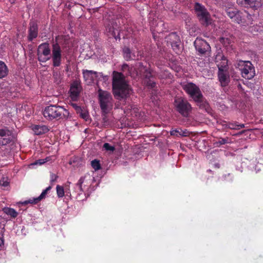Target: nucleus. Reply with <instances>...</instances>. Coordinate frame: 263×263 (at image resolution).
<instances>
[{"instance_id":"4468645a","label":"nucleus","mask_w":263,"mask_h":263,"mask_svg":"<svg viewBox=\"0 0 263 263\" xmlns=\"http://www.w3.org/2000/svg\"><path fill=\"white\" fill-rule=\"evenodd\" d=\"M237 4L243 7L257 9L261 6V0H236Z\"/></svg>"},{"instance_id":"f03ea898","label":"nucleus","mask_w":263,"mask_h":263,"mask_svg":"<svg viewBox=\"0 0 263 263\" xmlns=\"http://www.w3.org/2000/svg\"><path fill=\"white\" fill-rule=\"evenodd\" d=\"M112 86L114 97L119 100L128 98L133 92L132 88L125 81V76L122 72L113 71Z\"/></svg>"},{"instance_id":"c03bdc74","label":"nucleus","mask_w":263,"mask_h":263,"mask_svg":"<svg viewBox=\"0 0 263 263\" xmlns=\"http://www.w3.org/2000/svg\"><path fill=\"white\" fill-rule=\"evenodd\" d=\"M58 178V175H57L53 173H51L50 174V178H51L50 183L51 184V185H53V183L57 181Z\"/></svg>"},{"instance_id":"aec40b11","label":"nucleus","mask_w":263,"mask_h":263,"mask_svg":"<svg viewBox=\"0 0 263 263\" xmlns=\"http://www.w3.org/2000/svg\"><path fill=\"white\" fill-rule=\"evenodd\" d=\"M81 88L77 82H74L70 87V97L72 100L76 101L79 96Z\"/></svg>"},{"instance_id":"a211bd4d","label":"nucleus","mask_w":263,"mask_h":263,"mask_svg":"<svg viewBox=\"0 0 263 263\" xmlns=\"http://www.w3.org/2000/svg\"><path fill=\"white\" fill-rule=\"evenodd\" d=\"M215 60L216 62L218 60L221 61L219 64H217L218 71H220V70H228V61L224 55L219 52L216 56Z\"/></svg>"},{"instance_id":"72a5a7b5","label":"nucleus","mask_w":263,"mask_h":263,"mask_svg":"<svg viewBox=\"0 0 263 263\" xmlns=\"http://www.w3.org/2000/svg\"><path fill=\"white\" fill-rule=\"evenodd\" d=\"M51 189V186H49L48 187H47L45 190H44L41 194L37 197V199L36 200H41L43 199H44L46 197V196L48 193V192Z\"/></svg>"},{"instance_id":"bb28decb","label":"nucleus","mask_w":263,"mask_h":263,"mask_svg":"<svg viewBox=\"0 0 263 263\" xmlns=\"http://www.w3.org/2000/svg\"><path fill=\"white\" fill-rule=\"evenodd\" d=\"M3 212L11 217L15 218L18 215V213L13 209L10 208H4L3 210Z\"/></svg>"},{"instance_id":"a19ab883","label":"nucleus","mask_w":263,"mask_h":263,"mask_svg":"<svg viewBox=\"0 0 263 263\" xmlns=\"http://www.w3.org/2000/svg\"><path fill=\"white\" fill-rule=\"evenodd\" d=\"M36 199H37V198H34L33 199H29L28 200L25 201L24 202H22V204L24 205H26L28 203L36 204L40 201V200H36Z\"/></svg>"},{"instance_id":"0eeeda50","label":"nucleus","mask_w":263,"mask_h":263,"mask_svg":"<svg viewBox=\"0 0 263 263\" xmlns=\"http://www.w3.org/2000/svg\"><path fill=\"white\" fill-rule=\"evenodd\" d=\"M238 65L244 78L250 80L255 76V69L251 62L240 61Z\"/></svg>"},{"instance_id":"2eb2a0df","label":"nucleus","mask_w":263,"mask_h":263,"mask_svg":"<svg viewBox=\"0 0 263 263\" xmlns=\"http://www.w3.org/2000/svg\"><path fill=\"white\" fill-rule=\"evenodd\" d=\"M194 8L199 18L202 20L204 22L208 23L209 13L205 8L200 4L196 3Z\"/></svg>"},{"instance_id":"8fccbe9b","label":"nucleus","mask_w":263,"mask_h":263,"mask_svg":"<svg viewBox=\"0 0 263 263\" xmlns=\"http://www.w3.org/2000/svg\"><path fill=\"white\" fill-rule=\"evenodd\" d=\"M4 244V240L2 237H0V246Z\"/></svg>"},{"instance_id":"20e7f679","label":"nucleus","mask_w":263,"mask_h":263,"mask_svg":"<svg viewBox=\"0 0 263 263\" xmlns=\"http://www.w3.org/2000/svg\"><path fill=\"white\" fill-rule=\"evenodd\" d=\"M174 106L175 110L183 117L187 118L192 111V107L188 100L183 97H176Z\"/></svg>"},{"instance_id":"3c124183","label":"nucleus","mask_w":263,"mask_h":263,"mask_svg":"<svg viewBox=\"0 0 263 263\" xmlns=\"http://www.w3.org/2000/svg\"><path fill=\"white\" fill-rule=\"evenodd\" d=\"M58 37H59L58 36L55 37V42H57L58 43ZM53 42H54V41H53Z\"/></svg>"},{"instance_id":"f257e3e1","label":"nucleus","mask_w":263,"mask_h":263,"mask_svg":"<svg viewBox=\"0 0 263 263\" xmlns=\"http://www.w3.org/2000/svg\"><path fill=\"white\" fill-rule=\"evenodd\" d=\"M52 53L49 44L45 42L40 44L37 49V59L39 62L45 63L52 59V66L57 67L61 66L62 60V51L59 44L57 42L52 43Z\"/></svg>"},{"instance_id":"6ab92c4d","label":"nucleus","mask_w":263,"mask_h":263,"mask_svg":"<svg viewBox=\"0 0 263 263\" xmlns=\"http://www.w3.org/2000/svg\"><path fill=\"white\" fill-rule=\"evenodd\" d=\"M110 110L101 111L102 123L104 127H108L111 124L112 117L110 114Z\"/></svg>"},{"instance_id":"7ed1b4c3","label":"nucleus","mask_w":263,"mask_h":263,"mask_svg":"<svg viewBox=\"0 0 263 263\" xmlns=\"http://www.w3.org/2000/svg\"><path fill=\"white\" fill-rule=\"evenodd\" d=\"M43 114L48 120L67 119L69 117L68 110L59 105H50L46 106L43 110Z\"/></svg>"},{"instance_id":"6e6552de","label":"nucleus","mask_w":263,"mask_h":263,"mask_svg":"<svg viewBox=\"0 0 263 263\" xmlns=\"http://www.w3.org/2000/svg\"><path fill=\"white\" fill-rule=\"evenodd\" d=\"M181 86L183 90L193 100H194L196 97H199L202 94L199 87L193 82L182 84Z\"/></svg>"},{"instance_id":"39448f33","label":"nucleus","mask_w":263,"mask_h":263,"mask_svg":"<svg viewBox=\"0 0 263 263\" xmlns=\"http://www.w3.org/2000/svg\"><path fill=\"white\" fill-rule=\"evenodd\" d=\"M98 93L101 111H111L114 106V100L111 93L101 88L98 89Z\"/></svg>"},{"instance_id":"412c9836","label":"nucleus","mask_w":263,"mask_h":263,"mask_svg":"<svg viewBox=\"0 0 263 263\" xmlns=\"http://www.w3.org/2000/svg\"><path fill=\"white\" fill-rule=\"evenodd\" d=\"M83 78L86 81L92 83L95 80V77H98V72L93 70H83Z\"/></svg>"},{"instance_id":"58836bf2","label":"nucleus","mask_w":263,"mask_h":263,"mask_svg":"<svg viewBox=\"0 0 263 263\" xmlns=\"http://www.w3.org/2000/svg\"><path fill=\"white\" fill-rule=\"evenodd\" d=\"M237 122L235 123H230L229 122L227 124H226V127L232 129H239V128H237Z\"/></svg>"},{"instance_id":"f3484780","label":"nucleus","mask_w":263,"mask_h":263,"mask_svg":"<svg viewBox=\"0 0 263 263\" xmlns=\"http://www.w3.org/2000/svg\"><path fill=\"white\" fill-rule=\"evenodd\" d=\"M218 76L222 87L227 86L230 83V79L228 70L218 71Z\"/></svg>"},{"instance_id":"603ef678","label":"nucleus","mask_w":263,"mask_h":263,"mask_svg":"<svg viewBox=\"0 0 263 263\" xmlns=\"http://www.w3.org/2000/svg\"><path fill=\"white\" fill-rule=\"evenodd\" d=\"M215 166H217V167H219V164H216Z\"/></svg>"},{"instance_id":"423d86ee","label":"nucleus","mask_w":263,"mask_h":263,"mask_svg":"<svg viewBox=\"0 0 263 263\" xmlns=\"http://www.w3.org/2000/svg\"><path fill=\"white\" fill-rule=\"evenodd\" d=\"M225 12L231 19H234V22L238 24L245 23L248 24L245 21V17L250 20L249 22L251 21V15L246 11L243 12L236 8L229 7L225 9Z\"/></svg>"},{"instance_id":"a18cd8bd","label":"nucleus","mask_w":263,"mask_h":263,"mask_svg":"<svg viewBox=\"0 0 263 263\" xmlns=\"http://www.w3.org/2000/svg\"><path fill=\"white\" fill-rule=\"evenodd\" d=\"M47 161V158H46L45 159H39L35 162L34 164H39L40 165H41V164L45 163Z\"/></svg>"},{"instance_id":"5701e85b","label":"nucleus","mask_w":263,"mask_h":263,"mask_svg":"<svg viewBox=\"0 0 263 263\" xmlns=\"http://www.w3.org/2000/svg\"><path fill=\"white\" fill-rule=\"evenodd\" d=\"M170 134L172 136H175L177 137H186L189 135V132L185 129L183 130L181 128L175 129L170 132Z\"/></svg>"},{"instance_id":"864d4df0","label":"nucleus","mask_w":263,"mask_h":263,"mask_svg":"<svg viewBox=\"0 0 263 263\" xmlns=\"http://www.w3.org/2000/svg\"><path fill=\"white\" fill-rule=\"evenodd\" d=\"M245 132V130H243L241 132V134Z\"/></svg>"},{"instance_id":"c9c22d12","label":"nucleus","mask_w":263,"mask_h":263,"mask_svg":"<svg viewBox=\"0 0 263 263\" xmlns=\"http://www.w3.org/2000/svg\"><path fill=\"white\" fill-rule=\"evenodd\" d=\"M121 70L123 72H125V74L127 76L131 74V70L130 69L129 65L127 64H124L122 66Z\"/></svg>"},{"instance_id":"ea45409f","label":"nucleus","mask_w":263,"mask_h":263,"mask_svg":"<svg viewBox=\"0 0 263 263\" xmlns=\"http://www.w3.org/2000/svg\"><path fill=\"white\" fill-rule=\"evenodd\" d=\"M103 148L106 151H111V152H113L115 149V147L113 146H111L108 143H105L103 145Z\"/></svg>"},{"instance_id":"7c9ffc66","label":"nucleus","mask_w":263,"mask_h":263,"mask_svg":"<svg viewBox=\"0 0 263 263\" xmlns=\"http://www.w3.org/2000/svg\"><path fill=\"white\" fill-rule=\"evenodd\" d=\"M228 140L229 138L228 137L226 138H219L217 141L214 142V145L216 147H219L221 145L228 143Z\"/></svg>"},{"instance_id":"e433bc0d","label":"nucleus","mask_w":263,"mask_h":263,"mask_svg":"<svg viewBox=\"0 0 263 263\" xmlns=\"http://www.w3.org/2000/svg\"><path fill=\"white\" fill-rule=\"evenodd\" d=\"M219 41L226 47L228 46L231 44V40L229 38L221 37L219 39Z\"/></svg>"},{"instance_id":"9d476101","label":"nucleus","mask_w":263,"mask_h":263,"mask_svg":"<svg viewBox=\"0 0 263 263\" xmlns=\"http://www.w3.org/2000/svg\"><path fill=\"white\" fill-rule=\"evenodd\" d=\"M137 75L144 80L145 78L148 77H154L153 74V70L150 67H147L144 66L142 62H139L136 64V68H135Z\"/></svg>"},{"instance_id":"de8ad7c7","label":"nucleus","mask_w":263,"mask_h":263,"mask_svg":"<svg viewBox=\"0 0 263 263\" xmlns=\"http://www.w3.org/2000/svg\"><path fill=\"white\" fill-rule=\"evenodd\" d=\"M237 88H238V89L239 90H241V91L243 90L242 85L240 83H238L237 84Z\"/></svg>"},{"instance_id":"4be33fe9","label":"nucleus","mask_w":263,"mask_h":263,"mask_svg":"<svg viewBox=\"0 0 263 263\" xmlns=\"http://www.w3.org/2000/svg\"><path fill=\"white\" fill-rule=\"evenodd\" d=\"M32 129L36 135H41L47 133L49 129L46 125H34L32 126Z\"/></svg>"},{"instance_id":"79ce46f5","label":"nucleus","mask_w":263,"mask_h":263,"mask_svg":"<svg viewBox=\"0 0 263 263\" xmlns=\"http://www.w3.org/2000/svg\"><path fill=\"white\" fill-rule=\"evenodd\" d=\"M79 114L80 116L85 121H87L89 118V115L88 112L84 111L83 110H82L81 112H80Z\"/></svg>"},{"instance_id":"ddd939ff","label":"nucleus","mask_w":263,"mask_h":263,"mask_svg":"<svg viewBox=\"0 0 263 263\" xmlns=\"http://www.w3.org/2000/svg\"><path fill=\"white\" fill-rule=\"evenodd\" d=\"M165 39L167 43L171 45L174 50L176 51V52L179 51L180 39L176 32L170 33Z\"/></svg>"},{"instance_id":"1a4fd4ad","label":"nucleus","mask_w":263,"mask_h":263,"mask_svg":"<svg viewBox=\"0 0 263 263\" xmlns=\"http://www.w3.org/2000/svg\"><path fill=\"white\" fill-rule=\"evenodd\" d=\"M194 45L199 54L205 55L211 51L210 45L201 37H197L194 42Z\"/></svg>"},{"instance_id":"c85d7f7f","label":"nucleus","mask_w":263,"mask_h":263,"mask_svg":"<svg viewBox=\"0 0 263 263\" xmlns=\"http://www.w3.org/2000/svg\"><path fill=\"white\" fill-rule=\"evenodd\" d=\"M82 162L81 158L79 157L74 156L71 158L69 163L70 164H72L73 166H79L81 165V162Z\"/></svg>"},{"instance_id":"dca6fc26","label":"nucleus","mask_w":263,"mask_h":263,"mask_svg":"<svg viewBox=\"0 0 263 263\" xmlns=\"http://www.w3.org/2000/svg\"><path fill=\"white\" fill-rule=\"evenodd\" d=\"M38 35V26L37 23L34 21H31L29 23L28 30V40L32 41L35 39Z\"/></svg>"},{"instance_id":"2f4dec72","label":"nucleus","mask_w":263,"mask_h":263,"mask_svg":"<svg viewBox=\"0 0 263 263\" xmlns=\"http://www.w3.org/2000/svg\"><path fill=\"white\" fill-rule=\"evenodd\" d=\"M91 165L92 167L95 170L98 171L101 169V164L100 161L97 159H95L91 162Z\"/></svg>"},{"instance_id":"393cba45","label":"nucleus","mask_w":263,"mask_h":263,"mask_svg":"<svg viewBox=\"0 0 263 263\" xmlns=\"http://www.w3.org/2000/svg\"><path fill=\"white\" fill-rule=\"evenodd\" d=\"M155 77H148V78H145L144 81V84L146 86L150 89H154L156 87V83L154 80Z\"/></svg>"},{"instance_id":"473e14b6","label":"nucleus","mask_w":263,"mask_h":263,"mask_svg":"<svg viewBox=\"0 0 263 263\" xmlns=\"http://www.w3.org/2000/svg\"><path fill=\"white\" fill-rule=\"evenodd\" d=\"M85 178L84 177H81L79 180L78 183L76 184V186L77 187V192H83V190L82 189V184L84 182Z\"/></svg>"},{"instance_id":"c756f323","label":"nucleus","mask_w":263,"mask_h":263,"mask_svg":"<svg viewBox=\"0 0 263 263\" xmlns=\"http://www.w3.org/2000/svg\"><path fill=\"white\" fill-rule=\"evenodd\" d=\"M12 141L11 137H0V146L7 145Z\"/></svg>"},{"instance_id":"9b49d317","label":"nucleus","mask_w":263,"mask_h":263,"mask_svg":"<svg viewBox=\"0 0 263 263\" xmlns=\"http://www.w3.org/2000/svg\"><path fill=\"white\" fill-rule=\"evenodd\" d=\"M193 101L200 109L205 111L209 114H212V109L202 93Z\"/></svg>"},{"instance_id":"09e8293b","label":"nucleus","mask_w":263,"mask_h":263,"mask_svg":"<svg viewBox=\"0 0 263 263\" xmlns=\"http://www.w3.org/2000/svg\"><path fill=\"white\" fill-rule=\"evenodd\" d=\"M237 128H244L245 127V124H238L237 123Z\"/></svg>"},{"instance_id":"b1692460","label":"nucleus","mask_w":263,"mask_h":263,"mask_svg":"<svg viewBox=\"0 0 263 263\" xmlns=\"http://www.w3.org/2000/svg\"><path fill=\"white\" fill-rule=\"evenodd\" d=\"M8 73V69L6 64L0 61V79L6 77Z\"/></svg>"},{"instance_id":"37998d69","label":"nucleus","mask_w":263,"mask_h":263,"mask_svg":"<svg viewBox=\"0 0 263 263\" xmlns=\"http://www.w3.org/2000/svg\"><path fill=\"white\" fill-rule=\"evenodd\" d=\"M71 106L74 108L78 114H79L80 112H81L82 110H83L82 108L78 106L77 104L71 103Z\"/></svg>"},{"instance_id":"4c0bfd02","label":"nucleus","mask_w":263,"mask_h":263,"mask_svg":"<svg viewBox=\"0 0 263 263\" xmlns=\"http://www.w3.org/2000/svg\"><path fill=\"white\" fill-rule=\"evenodd\" d=\"M109 30H110V31H111V34L115 37V39L116 40H117V39L120 40V39L119 32L117 29L115 30L114 28H109Z\"/></svg>"},{"instance_id":"49530a36","label":"nucleus","mask_w":263,"mask_h":263,"mask_svg":"<svg viewBox=\"0 0 263 263\" xmlns=\"http://www.w3.org/2000/svg\"><path fill=\"white\" fill-rule=\"evenodd\" d=\"M0 184L3 186L6 187L9 185V182L7 181L1 180H0Z\"/></svg>"},{"instance_id":"f8f14e48","label":"nucleus","mask_w":263,"mask_h":263,"mask_svg":"<svg viewBox=\"0 0 263 263\" xmlns=\"http://www.w3.org/2000/svg\"><path fill=\"white\" fill-rule=\"evenodd\" d=\"M193 101L200 109L205 111L209 114H212V109L202 93Z\"/></svg>"},{"instance_id":"cd10ccee","label":"nucleus","mask_w":263,"mask_h":263,"mask_svg":"<svg viewBox=\"0 0 263 263\" xmlns=\"http://www.w3.org/2000/svg\"><path fill=\"white\" fill-rule=\"evenodd\" d=\"M123 54L124 58L126 61H129L132 59V51L129 48L127 47H124L123 48Z\"/></svg>"},{"instance_id":"f704fd0d","label":"nucleus","mask_w":263,"mask_h":263,"mask_svg":"<svg viewBox=\"0 0 263 263\" xmlns=\"http://www.w3.org/2000/svg\"><path fill=\"white\" fill-rule=\"evenodd\" d=\"M57 195L59 198L63 197L64 196V190L63 186L58 185L57 186Z\"/></svg>"},{"instance_id":"a878e982","label":"nucleus","mask_w":263,"mask_h":263,"mask_svg":"<svg viewBox=\"0 0 263 263\" xmlns=\"http://www.w3.org/2000/svg\"><path fill=\"white\" fill-rule=\"evenodd\" d=\"M13 134V131L9 129L8 127L4 126L0 128V137H11Z\"/></svg>"}]
</instances>
